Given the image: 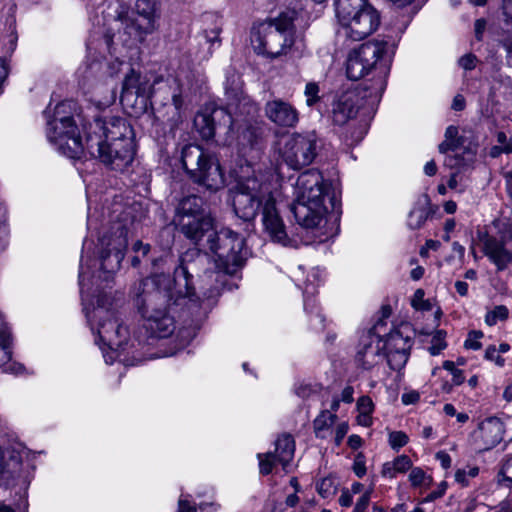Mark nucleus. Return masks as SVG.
<instances>
[{
    "label": "nucleus",
    "mask_w": 512,
    "mask_h": 512,
    "mask_svg": "<svg viewBox=\"0 0 512 512\" xmlns=\"http://www.w3.org/2000/svg\"><path fill=\"white\" fill-rule=\"evenodd\" d=\"M206 260V254L195 250L187 252L175 268L172 279L168 274L155 273L134 286V304L144 320L143 326L149 337L160 339L173 334L175 320L169 308L172 304L196 302L193 273Z\"/></svg>",
    "instance_id": "nucleus-1"
},
{
    "label": "nucleus",
    "mask_w": 512,
    "mask_h": 512,
    "mask_svg": "<svg viewBox=\"0 0 512 512\" xmlns=\"http://www.w3.org/2000/svg\"><path fill=\"white\" fill-rule=\"evenodd\" d=\"M395 49L394 43L377 40L363 43L349 54L346 63L348 78L359 80L369 75L371 77L334 97L331 113L335 124H346L359 111L367 116L375 112L387 85Z\"/></svg>",
    "instance_id": "nucleus-2"
},
{
    "label": "nucleus",
    "mask_w": 512,
    "mask_h": 512,
    "mask_svg": "<svg viewBox=\"0 0 512 512\" xmlns=\"http://www.w3.org/2000/svg\"><path fill=\"white\" fill-rule=\"evenodd\" d=\"M252 175L240 176L233 193L235 214L246 221L252 220L262 209V223L271 240L283 246H297V241L286 233L276 203L280 197L279 176L271 170L252 169Z\"/></svg>",
    "instance_id": "nucleus-3"
},
{
    "label": "nucleus",
    "mask_w": 512,
    "mask_h": 512,
    "mask_svg": "<svg viewBox=\"0 0 512 512\" xmlns=\"http://www.w3.org/2000/svg\"><path fill=\"white\" fill-rule=\"evenodd\" d=\"M86 151L111 169L124 171L131 165L135 155L133 130L121 117L105 120L96 118L89 125Z\"/></svg>",
    "instance_id": "nucleus-4"
},
{
    "label": "nucleus",
    "mask_w": 512,
    "mask_h": 512,
    "mask_svg": "<svg viewBox=\"0 0 512 512\" xmlns=\"http://www.w3.org/2000/svg\"><path fill=\"white\" fill-rule=\"evenodd\" d=\"M89 56L83 67L80 68L81 84L86 94H90V101L97 107L103 108L114 103L116 99V83L113 78L118 75L121 66L130 54L111 45L107 49L108 56L103 59L92 55V42L87 44Z\"/></svg>",
    "instance_id": "nucleus-5"
},
{
    "label": "nucleus",
    "mask_w": 512,
    "mask_h": 512,
    "mask_svg": "<svg viewBox=\"0 0 512 512\" xmlns=\"http://www.w3.org/2000/svg\"><path fill=\"white\" fill-rule=\"evenodd\" d=\"M84 311L92 331L97 333L95 342L107 364H113L128 346L135 347L136 340L130 339L128 328L106 294L98 296L97 305L91 311L86 306Z\"/></svg>",
    "instance_id": "nucleus-6"
},
{
    "label": "nucleus",
    "mask_w": 512,
    "mask_h": 512,
    "mask_svg": "<svg viewBox=\"0 0 512 512\" xmlns=\"http://www.w3.org/2000/svg\"><path fill=\"white\" fill-rule=\"evenodd\" d=\"M135 11L137 17L119 13L109 23L102 43L106 49L110 50L111 45H114L130 54L137 48L138 43L155 31L159 17L156 0H137Z\"/></svg>",
    "instance_id": "nucleus-7"
},
{
    "label": "nucleus",
    "mask_w": 512,
    "mask_h": 512,
    "mask_svg": "<svg viewBox=\"0 0 512 512\" xmlns=\"http://www.w3.org/2000/svg\"><path fill=\"white\" fill-rule=\"evenodd\" d=\"M134 223L132 209L115 200L108 208V229L99 238V261L101 270L108 275L115 273L124 258L128 235Z\"/></svg>",
    "instance_id": "nucleus-8"
},
{
    "label": "nucleus",
    "mask_w": 512,
    "mask_h": 512,
    "mask_svg": "<svg viewBox=\"0 0 512 512\" xmlns=\"http://www.w3.org/2000/svg\"><path fill=\"white\" fill-rule=\"evenodd\" d=\"M295 19V11H286L253 28L251 44L254 51L269 58L286 54L294 43Z\"/></svg>",
    "instance_id": "nucleus-9"
},
{
    "label": "nucleus",
    "mask_w": 512,
    "mask_h": 512,
    "mask_svg": "<svg viewBox=\"0 0 512 512\" xmlns=\"http://www.w3.org/2000/svg\"><path fill=\"white\" fill-rule=\"evenodd\" d=\"M67 106L69 104L65 102L57 104L52 117L48 111L45 112L47 138L62 155L70 159H81L87 152L86 144H83L73 118L63 115Z\"/></svg>",
    "instance_id": "nucleus-10"
},
{
    "label": "nucleus",
    "mask_w": 512,
    "mask_h": 512,
    "mask_svg": "<svg viewBox=\"0 0 512 512\" xmlns=\"http://www.w3.org/2000/svg\"><path fill=\"white\" fill-rule=\"evenodd\" d=\"M183 168L190 179L211 191L224 187L225 177L218 159L200 146L189 144L181 152Z\"/></svg>",
    "instance_id": "nucleus-11"
},
{
    "label": "nucleus",
    "mask_w": 512,
    "mask_h": 512,
    "mask_svg": "<svg viewBox=\"0 0 512 512\" xmlns=\"http://www.w3.org/2000/svg\"><path fill=\"white\" fill-rule=\"evenodd\" d=\"M293 203H328L332 208V216L340 218V201L336 191L323 175L315 169L301 173L293 188Z\"/></svg>",
    "instance_id": "nucleus-12"
},
{
    "label": "nucleus",
    "mask_w": 512,
    "mask_h": 512,
    "mask_svg": "<svg viewBox=\"0 0 512 512\" xmlns=\"http://www.w3.org/2000/svg\"><path fill=\"white\" fill-rule=\"evenodd\" d=\"M207 248L217 257L216 262L226 274H234L245 261L244 238L229 228L213 231L206 239Z\"/></svg>",
    "instance_id": "nucleus-13"
},
{
    "label": "nucleus",
    "mask_w": 512,
    "mask_h": 512,
    "mask_svg": "<svg viewBox=\"0 0 512 512\" xmlns=\"http://www.w3.org/2000/svg\"><path fill=\"white\" fill-rule=\"evenodd\" d=\"M319 139L314 131L293 132L279 148L282 161L293 170L310 165L317 156Z\"/></svg>",
    "instance_id": "nucleus-14"
},
{
    "label": "nucleus",
    "mask_w": 512,
    "mask_h": 512,
    "mask_svg": "<svg viewBox=\"0 0 512 512\" xmlns=\"http://www.w3.org/2000/svg\"><path fill=\"white\" fill-rule=\"evenodd\" d=\"M291 211L296 222L304 229L315 231L320 241L322 236L328 238L339 220L332 216V208L327 203H293Z\"/></svg>",
    "instance_id": "nucleus-15"
},
{
    "label": "nucleus",
    "mask_w": 512,
    "mask_h": 512,
    "mask_svg": "<svg viewBox=\"0 0 512 512\" xmlns=\"http://www.w3.org/2000/svg\"><path fill=\"white\" fill-rule=\"evenodd\" d=\"M462 138L458 136V128L449 126L445 131V140L439 145V151L447 154L445 166L451 169H465L473 164L476 157V148L462 147Z\"/></svg>",
    "instance_id": "nucleus-16"
},
{
    "label": "nucleus",
    "mask_w": 512,
    "mask_h": 512,
    "mask_svg": "<svg viewBox=\"0 0 512 512\" xmlns=\"http://www.w3.org/2000/svg\"><path fill=\"white\" fill-rule=\"evenodd\" d=\"M202 204V199L196 195L187 196L179 202L174 221L183 234L195 235L191 227L197 224V219L202 229L209 227V213L202 209Z\"/></svg>",
    "instance_id": "nucleus-17"
},
{
    "label": "nucleus",
    "mask_w": 512,
    "mask_h": 512,
    "mask_svg": "<svg viewBox=\"0 0 512 512\" xmlns=\"http://www.w3.org/2000/svg\"><path fill=\"white\" fill-rule=\"evenodd\" d=\"M382 347L392 370L400 371L405 367L412 347V338L402 328L393 329L384 339Z\"/></svg>",
    "instance_id": "nucleus-18"
},
{
    "label": "nucleus",
    "mask_w": 512,
    "mask_h": 512,
    "mask_svg": "<svg viewBox=\"0 0 512 512\" xmlns=\"http://www.w3.org/2000/svg\"><path fill=\"white\" fill-rule=\"evenodd\" d=\"M232 105L224 107H205L202 111L198 112L194 118V126L202 136L208 140L214 137L216 128L224 126L231 129L236 119L232 116Z\"/></svg>",
    "instance_id": "nucleus-19"
},
{
    "label": "nucleus",
    "mask_w": 512,
    "mask_h": 512,
    "mask_svg": "<svg viewBox=\"0 0 512 512\" xmlns=\"http://www.w3.org/2000/svg\"><path fill=\"white\" fill-rule=\"evenodd\" d=\"M380 328L381 324L377 323L360 337L356 352V362L365 370L372 369L386 357L381 344L382 339L379 335Z\"/></svg>",
    "instance_id": "nucleus-20"
},
{
    "label": "nucleus",
    "mask_w": 512,
    "mask_h": 512,
    "mask_svg": "<svg viewBox=\"0 0 512 512\" xmlns=\"http://www.w3.org/2000/svg\"><path fill=\"white\" fill-rule=\"evenodd\" d=\"M380 25V14L371 5H367L341 27L345 37L352 41H361L373 34Z\"/></svg>",
    "instance_id": "nucleus-21"
},
{
    "label": "nucleus",
    "mask_w": 512,
    "mask_h": 512,
    "mask_svg": "<svg viewBox=\"0 0 512 512\" xmlns=\"http://www.w3.org/2000/svg\"><path fill=\"white\" fill-rule=\"evenodd\" d=\"M295 443L290 435L280 436L275 443V451L257 455L260 473L267 475L279 463L284 470L287 469L294 457Z\"/></svg>",
    "instance_id": "nucleus-22"
},
{
    "label": "nucleus",
    "mask_w": 512,
    "mask_h": 512,
    "mask_svg": "<svg viewBox=\"0 0 512 512\" xmlns=\"http://www.w3.org/2000/svg\"><path fill=\"white\" fill-rule=\"evenodd\" d=\"M264 113L268 120L281 128H294L300 120L298 109L282 98H273L267 101Z\"/></svg>",
    "instance_id": "nucleus-23"
},
{
    "label": "nucleus",
    "mask_w": 512,
    "mask_h": 512,
    "mask_svg": "<svg viewBox=\"0 0 512 512\" xmlns=\"http://www.w3.org/2000/svg\"><path fill=\"white\" fill-rule=\"evenodd\" d=\"M157 83L158 81L154 80V83L151 84V77L142 75L134 69H131L130 72L125 75L123 81L120 97L121 102L128 104L132 100L136 101L138 98H150L154 92V85Z\"/></svg>",
    "instance_id": "nucleus-24"
},
{
    "label": "nucleus",
    "mask_w": 512,
    "mask_h": 512,
    "mask_svg": "<svg viewBox=\"0 0 512 512\" xmlns=\"http://www.w3.org/2000/svg\"><path fill=\"white\" fill-rule=\"evenodd\" d=\"M29 474L22 464L21 454L13 450L5 461L4 451L0 446V484L7 486L29 484Z\"/></svg>",
    "instance_id": "nucleus-25"
},
{
    "label": "nucleus",
    "mask_w": 512,
    "mask_h": 512,
    "mask_svg": "<svg viewBox=\"0 0 512 512\" xmlns=\"http://www.w3.org/2000/svg\"><path fill=\"white\" fill-rule=\"evenodd\" d=\"M482 244V252L493 263L497 271H504L512 264V252L506 248L502 239L489 235L487 232L478 234Z\"/></svg>",
    "instance_id": "nucleus-26"
},
{
    "label": "nucleus",
    "mask_w": 512,
    "mask_h": 512,
    "mask_svg": "<svg viewBox=\"0 0 512 512\" xmlns=\"http://www.w3.org/2000/svg\"><path fill=\"white\" fill-rule=\"evenodd\" d=\"M503 435V422L497 417H490L479 424L472 436L479 449L489 450L502 441Z\"/></svg>",
    "instance_id": "nucleus-27"
},
{
    "label": "nucleus",
    "mask_w": 512,
    "mask_h": 512,
    "mask_svg": "<svg viewBox=\"0 0 512 512\" xmlns=\"http://www.w3.org/2000/svg\"><path fill=\"white\" fill-rule=\"evenodd\" d=\"M238 146L243 156L251 159L258 158L264 149L261 129L250 124L246 125L238 136Z\"/></svg>",
    "instance_id": "nucleus-28"
},
{
    "label": "nucleus",
    "mask_w": 512,
    "mask_h": 512,
    "mask_svg": "<svg viewBox=\"0 0 512 512\" xmlns=\"http://www.w3.org/2000/svg\"><path fill=\"white\" fill-rule=\"evenodd\" d=\"M11 356V333L0 314V367L6 373H21L24 369L23 365L11 362Z\"/></svg>",
    "instance_id": "nucleus-29"
},
{
    "label": "nucleus",
    "mask_w": 512,
    "mask_h": 512,
    "mask_svg": "<svg viewBox=\"0 0 512 512\" xmlns=\"http://www.w3.org/2000/svg\"><path fill=\"white\" fill-rule=\"evenodd\" d=\"M324 271L320 268H313L309 272L307 279L304 283L303 294H304V309L307 312H313L315 308V301L311 297L315 294L316 287L323 282Z\"/></svg>",
    "instance_id": "nucleus-30"
},
{
    "label": "nucleus",
    "mask_w": 512,
    "mask_h": 512,
    "mask_svg": "<svg viewBox=\"0 0 512 512\" xmlns=\"http://www.w3.org/2000/svg\"><path fill=\"white\" fill-rule=\"evenodd\" d=\"M369 4L367 0H336L334 6L339 24L342 26Z\"/></svg>",
    "instance_id": "nucleus-31"
},
{
    "label": "nucleus",
    "mask_w": 512,
    "mask_h": 512,
    "mask_svg": "<svg viewBox=\"0 0 512 512\" xmlns=\"http://www.w3.org/2000/svg\"><path fill=\"white\" fill-rule=\"evenodd\" d=\"M412 460L409 456L402 454L382 465L380 474L385 479H394L412 468Z\"/></svg>",
    "instance_id": "nucleus-32"
},
{
    "label": "nucleus",
    "mask_w": 512,
    "mask_h": 512,
    "mask_svg": "<svg viewBox=\"0 0 512 512\" xmlns=\"http://www.w3.org/2000/svg\"><path fill=\"white\" fill-rule=\"evenodd\" d=\"M337 415L328 410H323L313 422L314 433L317 438L325 439L330 434V429L335 423Z\"/></svg>",
    "instance_id": "nucleus-33"
},
{
    "label": "nucleus",
    "mask_w": 512,
    "mask_h": 512,
    "mask_svg": "<svg viewBox=\"0 0 512 512\" xmlns=\"http://www.w3.org/2000/svg\"><path fill=\"white\" fill-rule=\"evenodd\" d=\"M429 197L427 195L423 196V203L414 207L407 218V226L412 230L420 229L424 223L426 222L429 212L426 208L429 205Z\"/></svg>",
    "instance_id": "nucleus-34"
},
{
    "label": "nucleus",
    "mask_w": 512,
    "mask_h": 512,
    "mask_svg": "<svg viewBox=\"0 0 512 512\" xmlns=\"http://www.w3.org/2000/svg\"><path fill=\"white\" fill-rule=\"evenodd\" d=\"M89 247H90V243L88 241H84L82 255H81V259H80V267H79V286H80V293H81L83 302L86 301L85 286H88L89 280H90V270H91L90 262L92 261V259L84 254L85 249H88Z\"/></svg>",
    "instance_id": "nucleus-35"
},
{
    "label": "nucleus",
    "mask_w": 512,
    "mask_h": 512,
    "mask_svg": "<svg viewBox=\"0 0 512 512\" xmlns=\"http://www.w3.org/2000/svg\"><path fill=\"white\" fill-rule=\"evenodd\" d=\"M356 408L358 411L357 423L363 427L372 425V414L374 412V403L369 396H361L357 400Z\"/></svg>",
    "instance_id": "nucleus-36"
},
{
    "label": "nucleus",
    "mask_w": 512,
    "mask_h": 512,
    "mask_svg": "<svg viewBox=\"0 0 512 512\" xmlns=\"http://www.w3.org/2000/svg\"><path fill=\"white\" fill-rule=\"evenodd\" d=\"M498 483L500 486L512 489V456L507 457L498 473ZM509 503H512V491L509 497Z\"/></svg>",
    "instance_id": "nucleus-37"
},
{
    "label": "nucleus",
    "mask_w": 512,
    "mask_h": 512,
    "mask_svg": "<svg viewBox=\"0 0 512 512\" xmlns=\"http://www.w3.org/2000/svg\"><path fill=\"white\" fill-rule=\"evenodd\" d=\"M303 93L306 106L309 108L315 107L322 99L320 86L315 81L307 82Z\"/></svg>",
    "instance_id": "nucleus-38"
},
{
    "label": "nucleus",
    "mask_w": 512,
    "mask_h": 512,
    "mask_svg": "<svg viewBox=\"0 0 512 512\" xmlns=\"http://www.w3.org/2000/svg\"><path fill=\"white\" fill-rule=\"evenodd\" d=\"M197 223H200L199 219H197ZM191 228H192V232L195 235H190L189 236L188 234H184L185 237H187L188 239H190L192 242H194L197 245L206 247V245L202 244L201 242L203 241L205 236L208 237L214 231V229H213V218L211 217V215L209 214V227H207L205 229L204 228L202 229V227L200 225L193 224V226Z\"/></svg>",
    "instance_id": "nucleus-39"
},
{
    "label": "nucleus",
    "mask_w": 512,
    "mask_h": 512,
    "mask_svg": "<svg viewBox=\"0 0 512 512\" xmlns=\"http://www.w3.org/2000/svg\"><path fill=\"white\" fill-rule=\"evenodd\" d=\"M509 316V310L504 305L495 306L493 310L489 311L485 315V323L488 326H494L498 321H504Z\"/></svg>",
    "instance_id": "nucleus-40"
},
{
    "label": "nucleus",
    "mask_w": 512,
    "mask_h": 512,
    "mask_svg": "<svg viewBox=\"0 0 512 512\" xmlns=\"http://www.w3.org/2000/svg\"><path fill=\"white\" fill-rule=\"evenodd\" d=\"M409 442L408 435L403 431H392L388 435V443L392 450L399 451Z\"/></svg>",
    "instance_id": "nucleus-41"
},
{
    "label": "nucleus",
    "mask_w": 512,
    "mask_h": 512,
    "mask_svg": "<svg viewBox=\"0 0 512 512\" xmlns=\"http://www.w3.org/2000/svg\"><path fill=\"white\" fill-rule=\"evenodd\" d=\"M316 489L318 494L323 498H329L336 492V485L332 478L326 477L321 479L317 485Z\"/></svg>",
    "instance_id": "nucleus-42"
},
{
    "label": "nucleus",
    "mask_w": 512,
    "mask_h": 512,
    "mask_svg": "<svg viewBox=\"0 0 512 512\" xmlns=\"http://www.w3.org/2000/svg\"><path fill=\"white\" fill-rule=\"evenodd\" d=\"M425 293L422 289H417L412 297L411 305L414 309L420 311H429L431 310V304L428 300L424 298Z\"/></svg>",
    "instance_id": "nucleus-43"
},
{
    "label": "nucleus",
    "mask_w": 512,
    "mask_h": 512,
    "mask_svg": "<svg viewBox=\"0 0 512 512\" xmlns=\"http://www.w3.org/2000/svg\"><path fill=\"white\" fill-rule=\"evenodd\" d=\"M483 336V332L479 330H473L469 332L464 342V347L467 349L479 350L482 346L480 340L483 338Z\"/></svg>",
    "instance_id": "nucleus-44"
},
{
    "label": "nucleus",
    "mask_w": 512,
    "mask_h": 512,
    "mask_svg": "<svg viewBox=\"0 0 512 512\" xmlns=\"http://www.w3.org/2000/svg\"><path fill=\"white\" fill-rule=\"evenodd\" d=\"M446 348V342L442 332H438L435 336H433L431 345L428 348V351L431 355L436 356L441 353L442 350Z\"/></svg>",
    "instance_id": "nucleus-45"
},
{
    "label": "nucleus",
    "mask_w": 512,
    "mask_h": 512,
    "mask_svg": "<svg viewBox=\"0 0 512 512\" xmlns=\"http://www.w3.org/2000/svg\"><path fill=\"white\" fill-rule=\"evenodd\" d=\"M409 481L412 486L419 487L425 484L426 474L420 467H413L410 469Z\"/></svg>",
    "instance_id": "nucleus-46"
},
{
    "label": "nucleus",
    "mask_w": 512,
    "mask_h": 512,
    "mask_svg": "<svg viewBox=\"0 0 512 512\" xmlns=\"http://www.w3.org/2000/svg\"><path fill=\"white\" fill-rule=\"evenodd\" d=\"M485 359L494 362L499 367H503L505 365V359L500 356L495 345H490L486 348Z\"/></svg>",
    "instance_id": "nucleus-47"
},
{
    "label": "nucleus",
    "mask_w": 512,
    "mask_h": 512,
    "mask_svg": "<svg viewBox=\"0 0 512 512\" xmlns=\"http://www.w3.org/2000/svg\"><path fill=\"white\" fill-rule=\"evenodd\" d=\"M372 488L365 491L357 500L353 512H367V508L371 499Z\"/></svg>",
    "instance_id": "nucleus-48"
},
{
    "label": "nucleus",
    "mask_w": 512,
    "mask_h": 512,
    "mask_svg": "<svg viewBox=\"0 0 512 512\" xmlns=\"http://www.w3.org/2000/svg\"><path fill=\"white\" fill-rule=\"evenodd\" d=\"M353 472L359 478H362L366 474V465L364 458L361 455H358L353 463Z\"/></svg>",
    "instance_id": "nucleus-49"
},
{
    "label": "nucleus",
    "mask_w": 512,
    "mask_h": 512,
    "mask_svg": "<svg viewBox=\"0 0 512 512\" xmlns=\"http://www.w3.org/2000/svg\"><path fill=\"white\" fill-rule=\"evenodd\" d=\"M349 429L347 422H341L336 426L335 429V444L340 445L344 437L346 436Z\"/></svg>",
    "instance_id": "nucleus-50"
},
{
    "label": "nucleus",
    "mask_w": 512,
    "mask_h": 512,
    "mask_svg": "<svg viewBox=\"0 0 512 512\" xmlns=\"http://www.w3.org/2000/svg\"><path fill=\"white\" fill-rule=\"evenodd\" d=\"M195 504H192L184 495H181L178 500L177 512H196Z\"/></svg>",
    "instance_id": "nucleus-51"
},
{
    "label": "nucleus",
    "mask_w": 512,
    "mask_h": 512,
    "mask_svg": "<svg viewBox=\"0 0 512 512\" xmlns=\"http://www.w3.org/2000/svg\"><path fill=\"white\" fill-rule=\"evenodd\" d=\"M420 394L417 391H408L402 394L401 400L404 405L415 404L419 401Z\"/></svg>",
    "instance_id": "nucleus-52"
},
{
    "label": "nucleus",
    "mask_w": 512,
    "mask_h": 512,
    "mask_svg": "<svg viewBox=\"0 0 512 512\" xmlns=\"http://www.w3.org/2000/svg\"><path fill=\"white\" fill-rule=\"evenodd\" d=\"M447 184L450 189L457 190L460 193H462L465 190V185L462 184V179L458 180L457 173L451 175Z\"/></svg>",
    "instance_id": "nucleus-53"
},
{
    "label": "nucleus",
    "mask_w": 512,
    "mask_h": 512,
    "mask_svg": "<svg viewBox=\"0 0 512 512\" xmlns=\"http://www.w3.org/2000/svg\"><path fill=\"white\" fill-rule=\"evenodd\" d=\"M339 504L342 507H350L353 503V495L349 489H343L339 497Z\"/></svg>",
    "instance_id": "nucleus-54"
},
{
    "label": "nucleus",
    "mask_w": 512,
    "mask_h": 512,
    "mask_svg": "<svg viewBox=\"0 0 512 512\" xmlns=\"http://www.w3.org/2000/svg\"><path fill=\"white\" fill-rule=\"evenodd\" d=\"M459 65L465 70H471L475 66V56L469 54L459 59Z\"/></svg>",
    "instance_id": "nucleus-55"
},
{
    "label": "nucleus",
    "mask_w": 512,
    "mask_h": 512,
    "mask_svg": "<svg viewBox=\"0 0 512 512\" xmlns=\"http://www.w3.org/2000/svg\"><path fill=\"white\" fill-rule=\"evenodd\" d=\"M503 14L505 16L506 24H512V0H504Z\"/></svg>",
    "instance_id": "nucleus-56"
},
{
    "label": "nucleus",
    "mask_w": 512,
    "mask_h": 512,
    "mask_svg": "<svg viewBox=\"0 0 512 512\" xmlns=\"http://www.w3.org/2000/svg\"><path fill=\"white\" fill-rule=\"evenodd\" d=\"M501 153H512V144H508L504 147L493 146L490 150V156L493 158L498 157Z\"/></svg>",
    "instance_id": "nucleus-57"
},
{
    "label": "nucleus",
    "mask_w": 512,
    "mask_h": 512,
    "mask_svg": "<svg viewBox=\"0 0 512 512\" xmlns=\"http://www.w3.org/2000/svg\"><path fill=\"white\" fill-rule=\"evenodd\" d=\"M486 29V21L484 19H477L474 24L475 36L478 40L482 39V35Z\"/></svg>",
    "instance_id": "nucleus-58"
},
{
    "label": "nucleus",
    "mask_w": 512,
    "mask_h": 512,
    "mask_svg": "<svg viewBox=\"0 0 512 512\" xmlns=\"http://www.w3.org/2000/svg\"><path fill=\"white\" fill-rule=\"evenodd\" d=\"M353 394L354 389L352 386H346L341 393V398H339L341 401L345 403H351L353 402Z\"/></svg>",
    "instance_id": "nucleus-59"
},
{
    "label": "nucleus",
    "mask_w": 512,
    "mask_h": 512,
    "mask_svg": "<svg viewBox=\"0 0 512 512\" xmlns=\"http://www.w3.org/2000/svg\"><path fill=\"white\" fill-rule=\"evenodd\" d=\"M133 251L137 254H141L142 256H146L150 251V246L148 244H143L141 241H136L133 245Z\"/></svg>",
    "instance_id": "nucleus-60"
},
{
    "label": "nucleus",
    "mask_w": 512,
    "mask_h": 512,
    "mask_svg": "<svg viewBox=\"0 0 512 512\" xmlns=\"http://www.w3.org/2000/svg\"><path fill=\"white\" fill-rule=\"evenodd\" d=\"M8 76V68L4 59L0 58V94L2 93V86Z\"/></svg>",
    "instance_id": "nucleus-61"
},
{
    "label": "nucleus",
    "mask_w": 512,
    "mask_h": 512,
    "mask_svg": "<svg viewBox=\"0 0 512 512\" xmlns=\"http://www.w3.org/2000/svg\"><path fill=\"white\" fill-rule=\"evenodd\" d=\"M436 458L440 461L441 466L447 469L451 466V457L446 452H438Z\"/></svg>",
    "instance_id": "nucleus-62"
},
{
    "label": "nucleus",
    "mask_w": 512,
    "mask_h": 512,
    "mask_svg": "<svg viewBox=\"0 0 512 512\" xmlns=\"http://www.w3.org/2000/svg\"><path fill=\"white\" fill-rule=\"evenodd\" d=\"M465 107V99L462 95L458 94L454 97L452 102V108L456 111H461Z\"/></svg>",
    "instance_id": "nucleus-63"
},
{
    "label": "nucleus",
    "mask_w": 512,
    "mask_h": 512,
    "mask_svg": "<svg viewBox=\"0 0 512 512\" xmlns=\"http://www.w3.org/2000/svg\"><path fill=\"white\" fill-rule=\"evenodd\" d=\"M465 381V375L461 369H456L452 373V382L454 385H461Z\"/></svg>",
    "instance_id": "nucleus-64"
}]
</instances>
